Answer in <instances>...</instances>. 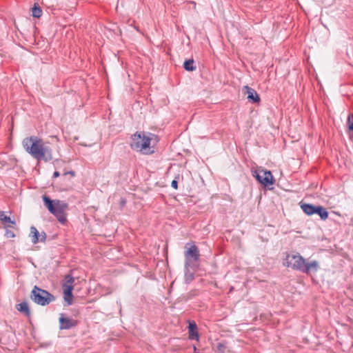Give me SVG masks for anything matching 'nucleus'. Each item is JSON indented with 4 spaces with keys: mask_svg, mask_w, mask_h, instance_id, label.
<instances>
[{
    "mask_svg": "<svg viewBox=\"0 0 353 353\" xmlns=\"http://www.w3.org/2000/svg\"><path fill=\"white\" fill-rule=\"evenodd\" d=\"M22 143L26 152L37 161L44 160L48 161L52 160V154L48 149L44 147L41 139L32 136L25 138Z\"/></svg>",
    "mask_w": 353,
    "mask_h": 353,
    "instance_id": "obj_1",
    "label": "nucleus"
},
{
    "mask_svg": "<svg viewBox=\"0 0 353 353\" xmlns=\"http://www.w3.org/2000/svg\"><path fill=\"white\" fill-rule=\"evenodd\" d=\"M283 265L287 268H292L303 273L309 274L311 271L316 272L319 268V263L314 261L307 263L305 259L299 254H286Z\"/></svg>",
    "mask_w": 353,
    "mask_h": 353,
    "instance_id": "obj_2",
    "label": "nucleus"
},
{
    "mask_svg": "<svg viewBox=\"0 0 353 353\" xmlns=\"http://www.w3.org/2000/svg\"><path fill=\"white\" fill-rule=\"evenodd\" d=\"M43 201L45 206L59 223L65 224L67 222L65 213V211L68 209L67 203L58 199L52 200L46 195L43 196Z\"/></svg>",
    "mask_w": 353,
    "mask_h": 353,
    "instance_id": "obj_3",
    "label": "nucleus"
},
{
    "mask_svg": "<svg viewBox=\"0 0 353 353\" xmlns=\"http://www.w3.org/2000/svg\"><path fill=\"white\" fill-rule=\"evenodd\" d=\"M31 299L38 305L45 306L55 300V296L46 290L35 285L31 293Z\"/></svg>",
    "mask_w": 353,
    "mask_h": 353,
    "instance_id": "obj_4",
    "label": "nucleus"
},
{
    "mask_svg": "<svg viewBox=\"0 0 353 353\" xmlns=\"http://www.w3.org/2000/svg\"><path fill=\"white\" fill-rule=\"evenodd\" d=\"M253 176L256 178V181L264 187H268L275 183L272 172L269 170H255Z\"/></svg>",
    "mask_w": 353,
    "mask_h": 353,
    "instance_id": "obj_5",
    "label": "nucleus"
},
{
    "mask_svg": "<svg viewBox=\"0 0 353 353\" xmlns=\"http://www.w3.org/2000/svg\"><path fill=\"white\" fill-rule=\"evenodd\" d=\"M59 322L60 330H68L78 325L77 320L66 317L64 314H60Z\"/></svg>",
    "mask_w": 353,
    "mask_h": 353,
    "instance_id": "obj_6",
    "label": "nucleus"
},
{
    "mask_svg": "<svg viewBox=\"0 0 353 353\" xmlns=\"http://www.w3.org/2000/svg\"><path fill=\"white\" fill-rule=\"evenodd\" d=\"M185 256L186 259V265L188 264V261L191 259L196 262L199 259V252L198 248L194 244L192 245L190 248L185 252Z\"/></svg>",
    "mask_w": 353,
    "mask_h": 353,
    "instance_id": "obj_7",
    "label": "nucleus"
},
{
    "mask_svg": "<svg viewBox=\"0 0 353 353\" xmlns=\"http://www.w3.org/2000/svg\"><path fill=\"white\" fill-rule=\"evenodd\" d=\"M145 135L143 132H137L132 136V142L130 147L134 149L140 151L141 143L143 141Z\"/></svg>",
    "mask_w": 353,
    "mask_h": 353,
    "instance_id": "obj_8",
    "label": "nucleus"
},
{
    "mask_svg": "<svg viewBox=\"0 0 353 353\" xmlns=\"http://www.w3.org/2000/svg\"><path fill=\"white\" fill-rule=\"evenodd\" d=\"M188 334V337L190 340H196L197 341H199V334L198 332V327L196 323L194 321H189Z\"/></svg>",
    "mask_w": 353,
    "mask_h": 353,
    "instance_id": "obj_9",
    "label": "nucleus"
},
{
    "mask_svg": "<svg viewBox=\"0 0 353 353\" xmlns=\"http://www.w3.org/2000/svg\"><path fill=\"white\" fill-rule=\"evenodd\" d=\"M244 88L246 90L245 93L247 94V99L249 101L253 103H257L260 102V97L256 90L248 85H245Z\"/></svg>",
    "mask_w": 353,
    "mask_h": 353,
    "instance_id": "obj_10",
    "label": "nucleus"
},
{
    "mask_svg": "<svg viewBox=\"0 0 353 353\" xmlns=\"http://www.w3.org/2000/svg\"><path fill=\"white\" fill-rule=\"evenodd\" d=\"M63 287L64 300L67 302L68 305H71L73 299L72 290L74 287L71 285H63Z\"/></svg>",
    "mask_w": 353,
    "mask_h": 353,
    "instance_id": "obj_11",
    "label": "nucleus"
},
{
    "mask_svg": "<svg viewBox=\"0 0 353 353\" xmlns=\"http://www.w3.org/2000/svg\"><path fill=\"white\" fill-rule=\"evenodd\" d=\"M151 139L147 136L145 137L144 140L141 143V150L145 154H151L154 152V150L150 148Z\"/></svg>",
    "mask_w": 353,
    "mask_h": 353,
    "instance_id": "obj_12",
    "label": "nucleus"
},
{
    "mask_svg": "<svg viewBox=\"0 0 353 353\" xmlns=\"http://www.w3.org/2000/svg\"><path fill=\"white\" fill-rule=\"evenodd\" d=\"M17 310L27 317L30 316V310L27 302L23 301L16 305Z\"/></svg>",
    "mask_w": 353,
    "mask_h": 353,
    "instance_id": "obj_13",
    "label": "nucleus"
},
{
    "mask_svg": "<svg viewBox=\"0 0 353 353\" xmlns=\"http://www.w3.org/2000/svg\"><path fill=\"white\" fill-rule=\"evenodd\" d=\"M318 205H314L310 203H303L301 208L307 215H312L316 212Z\"/></svg>",
    "mask_w": 353,
    "mask_h": 353,
    "instance_id": "obj_14",
    "label": "nucleus"
},
{
    "mask_svg": "<svg viewBox=\"0 0 353 353\" xmlns=\"http://www.w3.org/2000/svg\"><path fill=\"white\" fill-rule=\"evenodd\" d=\"M315 214H318L322 220H326L329 214L327 210L321 205H318Z\"/></svg>",
    "mask_w": 353,
    "mask_h": 353,
    "instance_id": "obj_15",
    "label": "nucleus"
},
{
    "mask_svg": "<svg viewBox=\"0 0 353 353\" xmlns=\"http://www.w3.org/2000/svg\"><path fill=\"white\" fill-rule=\"evenodd\" d=\"M194 61L193 59L185 60L183 63V68L189 72H192L196 70V66L194 65Z\"/></svg>",
    "mask_w": 353,
    "mask_h": 353,
    "instance_id": "obj_16",
    "label": "nucleus"
},
{
    "mask_svg": "<svg viewBox=\"0 0 353 353\" xmlns=\"http://www.w3.org/2000/svg\"><path fill=\"white\" fill-rule=\"evenodd\" d=\"M42 15V10L37 3H34L32 8V16L34 18H40Z\"/></svg>",
    "mask_w": 353,
    "mask_h": 353,
    "instance_id": "obj_17",
    "label": "nucleus"
},
{
    "mask_svg": "<svg viewBox=\"0 0 353 353\" xmlns=\"http://www.w3.org/2000/svg\"><path fill=\"white\" fill-rule=\"evenodd\" d=\"M0 220L5 223H9L10 225L8 227H13L15 225V221H12L10 217L7 216L3 211H0Z\"/></svg>",
    "mask_w": 353,
    "mask_h": 353,
    "instance_id": "obj_18",
    "label": "nucleus"
},
{
    "mask_svg": "<svg viewBox=\"0 0 353 353\" xmlns=\"http://www.w3.org/2000/svg\"><path fill=\"white\" fill-rule=\"evenodd\" d=\"M347 128L350 132V137L353 139V114H350L347 117Z\"/></svg>",
    "mask_w": 353,
    "mask_h": 353,
    "instance_id": "obj_19",
    "label": "nucleus"
},
{
    "mask_svg": "<svg viewBox=\"0 0 353 353\" xmlns=\"http://www.w3.org/2000/svg\"><path fill=\"white\" fill-rule=\"evenodd\" d=\"M30 233L32 234V243L36 244L39 242V233L37 228L34 226L30 228Z\"/></svg>",
    "mask_w": 353,
    "mask_h": 353,
    "instance_id": "obj_20",
    "label": "nucleus"
},
{
    "mask_svg": "<svg viewBox=\"0 0 353 353\" xmlns=\"http://www.w3.org/2000/svg\"><path fill=\"white\" fill-rule=\"evenodd\" d=\"M64 280L65 283L64 285H73V283L74 281V277L71 274H67L64 277Z\"/></svg>",
    "mask_w": 353,
    "mask_h": 353,
    "instance_id": "obj_21",
    "label": "nucleus"
},
{
    "mask_svg": "<svg viewBox=\"0 0 353 353\" xmlns=\"http://www.w3.org/2000/svg\"><path fill=\"white\" fill-rule=\"evenodd\" d=\"M218 353H225L226 345L223 343H219L216 345Z\"/></svg>",
    "mask_w": 353,
    "mask_h": 353,
    "instance_id": "obj_22",
    "label": "nucleus"
},
{
    "mask_svg": "<svg viewBox=\"0 0 353 353\" xmlns=\"http://www.w3.org/2000/svg\"><path fill=\"white\" fill-rule=\"evenodd\" d=\"M6 236L8 238H13L15 236V234L12 231L7 230L6 232Z\"/></svg>",
    "mask_w": 353,
    "mask_h": 353,
    "instance_id": "obj_23",
    "label": "nucleus"
},
{
    "mask_svg": "<svg viewBox=\"0 0 353 353\" xmlns=\"http://www.w3.org/2000/svg\"><path fill=\"white\" fill-rule=\"evenodd\" d=\"M171 185H172V187L173 188H174V189H176H176L178 188V182H177V181H176V180H175V179H174V180H173V181H172Z\"/></svg>",
    "mask_w": 353,
    "mask_h": 353,
    "instance_id": "obj_24",
    "label": "nucleus"
},
{
    "mask_svg": "<svg viewBox=\"0 0 353 353\" xmlns=\"http://www.w3.org/2000/svg\"><path fill=\"white\" fill-rule=\"evenodd\" d=\"M126 200L124 198H122L120 201V206L123 208L125 205Z\"/></svg>",
    "mask_w": 353,
    "mask_h": 353,
    "instance_id": "obj_25",
    "label": "nucleus"
},
{
    "mask_svg": "<svg viewBox=\"0 0 353 353\" xmlns=\"http://www.w3.org/2000/svg\"><path fill=\"white\" fill-rule=\"evenodd\" d=\"M41 242H45L46 241V234L44 232H41Z\"/></svg>",
    "mask_w": 353,
    "mask_h": 353,
    "instance_id": "obj_26",
    "label": "nucleus"
},
{
    "mask_svg": "<svg viewBox=\"0 0 353 353\" xmlns=\"http://www.w3.org/2000/svg\"><path fill=\"white\" fill-rule=\"evenodd\" d=\"M67 174H70L71 176H74L75 175V172L74 171H69V172H65L63 173V175H67Z\"/></svg>",
    "mask_w": 353,
    "mask_h": 353,
    "instance_id": "obj_27",
    "label": "nucleus"
},
{
    "mask_svg": "<svg viewBox=\"0 0 353 353\" xmlns=\"http://www.w3.org/2000/svg\"><path fill=\"white\" fill-rule=\"evenodd\" d=\"M194 279V275L193 274H190L187 278H186V281H192V279Z\"/></svg>",
    "mask_w": 353,
    "mask_h": 353,
    "instance_id": "obj_28",
    "label": "nucleus"
},
{
    "mask_svg": "<svg viewBox=\"0 0 353 353\" xmlns=\"http://www.w3.org/2000/svg\"><path fill=\"white\" fill-rule=\"evenodd\" d=\"M59 175H60V174L58 171H55L53 174V176L55 178L59 176Z\"/></svg>",
    "mask_w": 353,
    "mask_h": 353,
    "instance_id": "obj_29",
    "label": "nucleus"
},
{
    "mask_svg": "<svg viewBox=\"0 0 353 353\" xmlns=\"http://www.w3.org/2000/svg\"><path fill=\"white\" fill-rule=\"evenodd\" d=\"M193 349H194V353H199V350H198V349L196 347V346H194V347H193Z\"/></svg>",
    "mask_w": 353,
    "mask_h": 353,
    "instance_id": "obj_30",
    "label": "nucleus"
}]
</instances>
